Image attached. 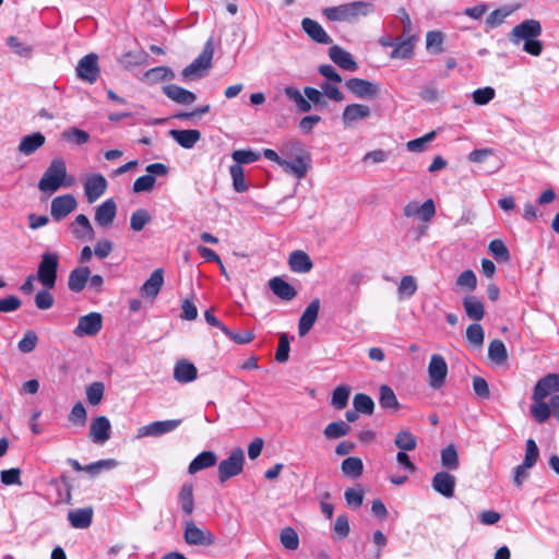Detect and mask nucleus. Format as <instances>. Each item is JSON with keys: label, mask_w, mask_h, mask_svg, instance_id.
<instances>
[{"label": "nucleus", "mask_w": 559, "mask_h": 559, "mask_svg": "<svg viewBox=\"0 0 559 559\" xmlns=\"http://www.w3.org/2000/svg\"><path fill=\"white\" fill-rule=\"evenodd\" d=\"M348 432V426L344 421H333L329 424L323 433L326 439H338L346 436Z\"/></svg>", "instance_id": "nucleus-54"}, {"label": "nucleus", "mask_w": 559, "mask_h": 559, "mask_svg": "<svg viewBox=\"0 0 559 559\" xmlns=\"http://www.w3.org/2000/svg\"><path fill=\"white\" fill-rule=\"evenodd\" d=\"M379 404L384 409L396 412L400 407L394 391L386 384H382L379 389Z\"/></svg>", "instance_id": "nucleus-36"}, {"label": "nucleus", "mask_w": 559, "mask_h": 559, "mask_svg": "<svg viewBox=\"0 0 559 559\" xmlns=\"http://www.w3.org/2000/svg\"><path fill=\"white\" fill-rule=\"evenodd\" d=\"M107 180L102 174H90L85 177L83 187L88 203L98 200L107 189Z\"/></svg>", "instance_id": "nucleus-9"}, {"label": "nucleus", "mask_w": 559, "mask_h": 559, "mask_svg": "<svg viewBox=\"0 0 559 559\" xmlns=\"http://www.w3.org/2000/svg\"><path fill=\"white\" fill-rule=\"evenodd\" d=\"M117 214V204L112 199H108L98 205L95 210V222L100 227L111 226Z\"/></svg>", "instance_id": "nucleus-18"}, {"label": "nucleus", "mask_w": 559, "mask_h": 559, "mask_svg": "<svg viewBox=\"0 0 559 559\" xmlns=\"http://www.w3.org/2000/svg\"><path fill=\"white\" fill-rule=\"evenodd\" d=\"M50 289L44 288L39 290L35 296V305L40 310H48L55 304V298L49 292Z\"/></svg>", "instance_id": "nucleus-62"}, {"label": "nucleus", "mask_w": 559, "mask_h": 559, "mask_svg": "<svg viewBox=\"0 0 559 559\" xmlns=\"http://www.w3.org/2000/svg\"><path fill=\"white\" fill-rule=\"evenodd\" d=\"M488 249L497 261L508 262L510 260L509 249L501 239L490 241Z\"/></svg>", "instance_id": "nucleus-47"}, {"label": "nucleus", "mask_w": 559, "mask_h": 559, "mask_svg": "<svg viewBox=\"0 0 559 559\" xmlns=\"http://www.w3.org/2000/svg\"><path fill=\"white\" fill-rule=\"evenodd\" d=\"M269 286L274 295L286 301L293 300L297 295V290L278 276L270 280Z\"/></svg>", "instance_id": "nucleus-29"}, {"label": "nucleus", "mask_w": 559, "mask_h": 559, "mask_svg": "<svg viewBox=\"0 0 559 559\" xmlns=\"http://www.w3.org/2000/svg\"><path fill=\"white\" fill-rule=\"evenodd\" d=\"M285 95L292 102H294L301 112H308L312 106L323 107L325 105L323 91H319L314 87H305L301 93L298 88L288 86L285 88Z\"/></svg>", "instance_id": "nucleus-2"}, {"label": "nucleus", "mask_w": 559, "mask_h": 559, "mask_svg": "<svg viewBox=\"0 0 559 559\" xmlns=\"http://www.w3.org/2000/svg\"><path fill=\"white\" fill-rule=\"evenodd\" d=\"M164 93L174 102L179 104H192L195 100V95L178 85H166L163 87Z\"/></svg>", "instance_id": "nucleus-34"}, {"label": "nucleus", "mask_w": 559, "mask_h": 559, "mask_svg": "<svg viewBox=\"0 0 559 559\" xmlns=\"http://www.w3.org/2000/svg\"><path fill=\"white\" fill-rule=\"evenodd\" d=\"M68 419L74 426H78V427L85 426L86 419H87V413H86L84 405L81 402H78L76 404H74V406L72 407V409L69 414Z\"/></svg>", "instance_id": "nucleus-52"}, {"label": "nucleus", "mask_w": 559, "mask_h": 559, "mask_svg": "<svg viewBox=\"0 0 559 559\" xmlns=\"http://www.w3.org/2000/svg\"><path fill=\"white\" fill-rule=\"evenodd\" d=\"M488 356L493 362L498 365L503 364L508 358L507 348L503 342L500 340L491 341L488 347Z\"/></svg>", "instance_id": "nucleus-39"}, {"label": "nucleus", "mask_w": 559, "mask_h": 559, "mask_svg": "<svg viewBox=\"0 0 559 559\" xmlns=\"http://www.w3.org/2000/svg\"><path fill=\"white\" fill-rule=\"evenodd\" d=\"M231 157L236 164L240 165L258 160L260 158V154L251 150H237L233 152Z\"/></svg>", "instance_id": "nucleus-64"}, {"label": "nucleus", "mask_w": 559, "mask_h": 559, "mask_svg": "<svg viewBox=\"0 0 559 559\" xmlns=\"http://www.w3.org/2000/svg\"><path fill=\"white\" fill-rule=\"evenodd\" d=\"M104 392L105 385L103 382H93L86 388L87 402L93 406L98 405L104 397Z\"/></svg>", "instance_id": "nucleus-50"}, {"label": "nucleus", "mask_w": 559, "mask_h": 559, "mask_svg": "<svg viewBox=\"0 0 559 559\" xmlns=\"http://www.w3.org/2000/svg\"><path fill=\"white\" fill-rule=\"evenodd\" d=\"M103 328V317L98 312H91L79 319L73 333L78 337L95 336Z\"/></svg>", "instance_id": "nucleus-7"}, {"label": "nucleus", "mask_w": 559, "mask_h": 559, "mask_svg": "<svg viewBox=\"0 0 559 559\" xmlns=\"http://www.w3.org/2000/svg\"><path fill=\"white\" fill-rule=\"evenodd\" d=\"M61 138L76 145H83L88 142L90 135L86 131L79 128H69L61 133Z\"/></svg>", "instance_id": "nucleus-44"}, {"label": "nucleus", "mask_w": 559, "mask_h": 559, "mask_svg": "<svg viewBox=\"0 0 559 559\" xmlns=\"http://www.w3.org/2000/svg\"><path fill=\"white\" fill-rule=\"evenodd\" d=\"M349 389L345 385L337 386L332 394L331 404L336 409H343L347 405Z\"/></svg>", "instance_id": "nucleus-57"}, {"label": "nucleus", "mask_w": 559, "mask_h": 559, "mask_svg": "<svg viewBox=\"0 0 559 559\" xmlns=\"http://www.w3.org/2000/svg\"><path fill=\"white\" fill-rule=\"evenodd\" d=\"M179 502L185 513L191 514L194 509L193 485L183 484L179 492Z\"/></svg>", "instance_id": "nucleus-40"}, {"label": "nucleus", "mask_w": 559, "mask_h": 559, "mask_svg": "<svg viewBox=\"0 0 559 559\" xmlns=\"http://www.w3.org/2000/svg\"><path fill=\"white\" fill-rule=\"evenodd\" d=\"M68 519L71 525L75 528H87L93 519V509L92 508H83L72 510L68 514Z\"/></svg>", "instance_id": "nucleus-32"}, {"label": "nucleus", "mask_w": 559, "mask_h": 559, "mask_svg": "<svg viewBox=\"0 0 559 559\" xmlns=\"http://www.w3.org/2000/svg\"><path fill=\"white\" fill-rule=\"evenodd\" d=\"M78 202L72 194L56 197L51 201L50 213L55 221H60L76 209Z\"/></svg>", "instance_id": "nucleus-12"}, {"label": "nucleus", "mask_w": 559, "mask_h": 559, "mask_svg": "<svg viewBox=\"0 0 559 559\" xmlns=\"http://www.w3.org/2000/svg\"><path fill=\"white\" fill-rule=\"evenodd\" d=\"M183 538L188 545L211 546L215 543V537L209 530L199 528L192 521L185 523Z\"/></svg>", "instance_id": "nucleus-8"}, {"label": "nucleus", "mask_w": 559, "mask_h": 559, "mask_svg": "<svg viewBox=\"0 0 559 559\" xmlns=\"http://www.w3.org/2000/svg\"><path fill=\"white\" fill-rule=\"evenodd\" d=\"M216 462L217 456L214 452L204 451L191 461V463L188 466V472L190 474H195L201 469L214 466Z\"/></svg>", "instance_id": "nucleus-33"}, {"label": "nucleus", "mask_w": 559, "mask_h": 559, "mask_svg": "<svg viewBox=\"0 0 559 559\" xmlns=\"http://www.w3.org/2000/svg\"><path fill=\"white\" fill-rule=\"evenodd\" d=\"M66 178V162L61 157L53 158L38 181V189L45 193H53L62 187Z\"/></svg>", "instance_id": "nucleus-3"}, {"label": "nucleus", "mask_w": 559, "mask_h": 559, "mask_svg": "<svg viewBox=\"0 0 559 559\" xmlns=\"http://www.w3.org/2000/svg\"><path fill=\"white\" fill-rule=\"evenodd\" d=\"M214 55V39L210 37L200 56L186 70H206L212 66Z\"/></svg>", "instance_id": "nucleus-28"}, {"label": "nucleus", "mask_w": 559, "mask_h": 559, "mask_svg": "<svg viewBox=\"0 0 559 559\" xmlns=\"http://www.w3.org/2000/svg\"><path fill=\"white\" fill-rule=\"evenodd\" d=\"M164 284V271L156 269L141 287V295L154 299Z\"/></svg>", "instance_id": "nucleus-22"}, {"label": "nucleus", "mask_w": 559, "mask_h": 559, "mask_svg": "<svg viewBox=\"0 0 559 559\" xmlns=\"http://www.w3.org/2000/svg\"><path fill=\"white\" fill-rule=\"evenodd\" d=\"M245 454L241 448H236L230 455L221 461L217 473L221 484H224L231 477L239 475L243 469Z\"/></svg>", "instance_id": "nucleus-5"}, {"label": "nucleus", "mask_w": 559, "mask_h": 559, "mask_svg": "<svg viewBox=\"0 0 559 559\" xmlns=\"http://www.w3.org/2000/svg\"><path fill=\"white\" fill-rule=\"evenodd\" d=\"M320 310V300L318 298L313 299L302 312L299 323H298V334L299 336H305L312 329L313 324L318 319Z\"/></svg>", "instance_id": "nucleus-16"}, {"label": "nucleus", "mask_w": 559, "mask_h": 559, "mask_svg": "<svg viewBox=\"0 0 559 559\" xmlns=\"http://www.w3.org/2000/svg\"><path fill=\"white\" fill-rule=\"evenodd\" d=\"M1 483L5 486L22 485L21 469L17 467L4 469L0 473Z\"/></svg>", "instance_id": "nucleus-63"}, {"label": "nucleus", "mask_w": 559, "mask_h": 559, "mask_svg": "<svg viewBox=\"0 0 559 559\" xmlns=\"http://www.w3.org/2000/svg\"><path fill=\"white\" fill-rule=\"evenodd\" d=\"M539 457V450L536 442L533 439L526 441L525 457L522 464L524 466L533 467Z\"/></svg>", "instance_id": "nucleus-60"}, {"label": "nucleus", "mask_w": 559, "mask_h": 559, "mask_svg": "<svg viewBox=\"0 0 559 559\" xmlns=\"http://www.w3.org/2000/svg\"><path fill=\"white\" fill-rule=\"evenodd\" d=\"M441 464L444 468L455 471L459 467V455L453 444L448 445L441 451Z\"/></svg>", "instance_id": "nucleus-43"}, {"label": "nucleus", "mask_w": 559, "mask_h": 559, "mask_svg": "<svg viewBox=\"0 0 559 559\" xmlns=\"http://www.w3.org/2000/svg\"><path fill=\"white\" fill-rule=\"evenodd\" d=\"M46 138L40 132H34L21 139L19 152L23 155H32L45 144Z\"/></svg>", "instance_id": "nucleus-25"}, {"label": "nucleus", "mask_w": 559, "mask_h": 559, "mask_svg": "<svg viewBox=\"0 0 559 559\" xmlns=\"http://www.w3.org/2000/svg\"><path fill=\"white\" fill-rule=\"evenodd\" d=\"M448 376V365L445 359L439 355L433 354L428 365V383L438 390L443 386Z\"/></svg>", "instance_id": "nucleus-6"}, {"label": "nucleus", "mask_w": 559, "mask_h": 559, "mask_svg": "<svg viewBox=\"0 0 559 559\" xmlns=\"http://www.w3.org/2000/svg\"><path fill=\"white\" fill-rule=\"evenodd\" d=\"M559 392V374L548 373L540 378L534 386L533 400H545L550 394Z\"/></svg>", "instance_id": "nucleus-11"}, {"label": "nucleus", "mask_w": 559, "mask_h": 559, "mask_svg": "<svg viewBox=\"0 0 559 559\" xmlns=\"http://www.w3.org/2000/svg\"><path fill=\"white\" fill-rule=\"evenodd\" d=\"M417 290V283L414 276L405 275L402 277L397 294L400 299L412 297Z\"/></svg>", "instance_id": "nucleus-46"}, {"label": "nucleus", "mask_w": 559, "mask_h": 559, "mask_svg": "<svg viewBox=\"0 0 559 559\" xmlns=\"http://www.w3.org/2000/svg\"><path fill=\"white\" fill-rule=\"evenodd\" d=\"M170 136L182 147L192 148L195 143L201 139L199 130H170Z\"/></svg>", "instance_id": "nucleus-30"}, {"label": "nucleus", "mask_w": 559, "mask_h": 559, "mask_svg": "<svg viewBox=\"0 0 559 559\" xmlns=\"http://www.w3.org/2000/svg\"><path fill=\"white\" fill-rule=\"evenodd\" d=\"M7 44L14 53L20 56H28L32 51L31 45L17 36H10Z\"/></svg>", "instance_id": "nucleus-56"}, {"label": "nucleus", "mask_w": 559, "mask_h": 559, "mask_svg": "<svg viewBox=\"0 0 559 559\" xmlns=\"http://www.w3.org/2000/svg\"><path fill=\"white\" fill-rule=\"evenodd\" d=\"M353 406L356 413L370 416L374 411L373 400L364 393H357L353 399Z\"/></svg>", "instance_id": "nucleus-38"}, {"label": "nucleus", "mask_w": 559, "mask_h": 559, "mask_svg": "<svg viewBox=\"0 0 559 559\" xmlns=\"http://www.w3.org/2000/svg\"><path fill=\"white\" fill-rule=\"evenodd\" d=\"M443 35L438 31H430L426 35V48L431 52H440L442 50Z\"/></svg>", "instance_id": "nucleus-59"}, {"label": "nucleus", "mask_w": 559, "mask_h": 559, "mask_svg": "<svg viewBox=\"0 0 559 559\" xmlns=\"http://www.w3.org/2000/svg\"><path fill=\"white\" fill-rule=\"evenodd\" d=\"M436 138V131H431L421 138L411 140L406 143L408 152L421 153L426 151L428 144Z\"/></svg>", "instance_id": "nucleus-48"}, {"label": "nucleus", "mask_w": 559, "mask_h": 559, "mask_svg": "<svg viewBox=\"0 0 559 559\" xmlns=\"http://www.w3.org/2000/svg\"><path fill=\"white\" fill-rule=\"evenodd\" d=\"M197 377H198V369L192 362H190L186 359H181V360H178L177 364L175 365L174 378L179 383L192 382L197 379Z\"/></svg>", "instance_id": "nucleus-23"}, {"label": "nucleus", "mask_w": 559, "mask_h": 559, "mask_svg": "<svg viewBox=\"0 0 559 559\" xmlns=\"http://www.w3.org/2000/svg\"><path fill=\"white\" fill-rule=\"evenodd\" d=\"M182 423V419H169V420H163V421H154L150 425L143 426L138 430V437H145V436H162L165 433H168L170 431H174L176 428H178Z\"/></svg>", "instance_id": "nucleus-15"}, {"label": "nucleus", "mask_w": 559, "mask_h": 559, "mask_svg": "<svg viewBox=\"0 0 559 559\" xmlns=\"http://www.w3.org/2000/svg\"><path fill=\"white\" fill-rule=\"evenodd\" d=\"M281 543L288 550H296L299 546V537L292 527H285L281 532Z\"/></svg>", "instance_id": "nucleus-53"}, {"label": "nucleus", "mask_w": 559, "mask_h": 559, "mask_svg": "<svg viewBox=\"0 0 559 559\" xmlns=\"http://www.w3.org/2000/svg\"><path fill=\"white\" fill-rule=\"evenodd\" d=\"M378 92L376 84L361 79H352V95L362 99H374Z\"/></svg>", "instance_id": "nucleus-24"}, {"label": "nucleus", "mask_w": 559, "mask_h": 559, "mask_svg": "<svg viewBox=\"0 0 559 559\" xmlns=\"http://www.w3.org/2000/svg\"><path fill=\"white\" fill-rule=\"evenodd\" d=\"M59 255L56 252H44L38 264L36 278L47 289H53L57 282Z\"/></svg>", "instance_id": "nucleus-4"}, {"label": "nucleus", "mask_w": 559, "mask_h": 559, "mask_svg": "<svg viewBox=\"0 0 559 559\" xmlns=\"http://www.w3.org/2000/svg\"><path fill=\"white\" fill-rule=\"evenodd\" d=\"M301 28L307 34V36L317 44L330 45L332 43L331 36L316 20L310 17L302 19Z\"/></svg>", "instance_id": "nucleus-14"}, {"label": "nucleus", "mask_w": 559, "mask_h": 559, "mask_svg": "<svg viewBox=\"0 0 559 559\" xmlns=\"http://www.w3.org/2000/svg\"><path fill=\"white\" fill-rule=\"evenodd\" d=\"M534 404L531 407V414L538 424L545 423L550 416L551 411L549 404L545 400H533Z\"/></svg>", "instance_id": "nucleus-42"}, {"label": "nucleus", "mask_w": 559, "mask_h": 559, "mask_svg": "<svg viewBox=\"0 0 559 559\" xmlns=\"http://www.w3.org/2000/svg\"><path fill=\"white\" fill-rule=\"evenodd\" d=\"M415 37L406 35L399 37L396 44L389 53L391 59H411L414 56Z\"/></svg>", "instance_id": "nucleus-20"}, {"label": "nucleus", "mask_w": 559, "mask_h": 559, "mask_svg": "<svg viewBox=\"0 0 559 559\" xmlns=\"http://www.w3.org/2000/svg\"><path fill=\"white\" fill-rule=\"evenodd\" d=\"M322 15L332 23L345 22L349 19V5L341 4L336 7H329L322 10Z\"/></svg>", "instance_id": "nucleus-37"}, {"label": "nucleus", "mask_w": 559, "mask_h": 559, "mask_svg": "<svg viewBox=\"0 0 559 559\" xmlns=\"http://www.w3.org/2000/svg\"><path fill=\"white\" fill-rule=\"evenodd\" d=\"M326 75V81L321 84V88L324 94V98L328 97L333 100H341L344 95L340 91L337 84L341 82V78L337 72H322Z\"/></svg>", "instance_id": "nucleus-27"}, {"label": "nucleus", "mask_w": 559, "mask_h": 559, "mask_svg": "<svg viewBox=\"0 0 559 559\" xmlns=\"http://www.w3.org/2000/svg\"><path fill=\"white\" fill-rule=\"evenodd\" d=\"M331 60L344 70L349 69V53L338 46H332L329 50Z\"/></svg>", "instance_id": "nucleus-51"}, {"label": "nucleus", "mask_w": 559, "mask_h": 559, "mask_svg": "<svg viewBox=\"0 0 559 559\" xmlns=\"http://www.w3.org/2000/svg\"><path fill=\"white\" fill-rule=\"evenodd\" d=\"M455 484V477L448 472H438L431 481L433 490L445 498H452L454 496Z\"/></svg>", "instance_id": "nucleus-17"}, {"label": "nucleus", "mask_w": 559, "mask_h": 559, "mask_svg": "<svg viewBox=\"0 0 559 559\" xmlns=\"http://www.w3.org/2000/svg\"><path fill=\"white\" fill-rule=\"evenodd\" d=\"M152 221V216L144 209L134 211L130 218V227L133 231H141L146 224Z\"/></svg>", "instance_id": "nucleus-45"}, {"label": "nucleus", "mask_w": 559, "mask_h": 559, "mask_svg": "<svg viewBox=\"0 0 559 559\" xmlns=\"http://www.w3.org/2000/svg\"><path fill=\"white\" fill-rule=\"evenodd\" d=\"M230 176L233 178V187L237 192H245L248 190V186L245 181L243 168L234 164L229 168Z\"/></svg>", "instance_id": "nucleus-49"}, {"label": "nucleus", "mask_w": 559, "mask_h": 559, "mask_svg": "<svg viewBox=\"0 0 559 559\" xmlns=\"http://www.w3.org/2000/svg\"><path fill=\"white\" fill-rule=\"evenodd\" d=\"M484 337L485 334L480 324L474 323L466 329V338L471 344L479 347L484 344Z\"/></svg>", "instance_id": "nucleus-58"}, {"label": "nucleus", "mask_w": 559, "mask_h": 559, "mask_svg": "<svg viewBox=\"0 0 559 559\" xmlns=\"http://www.w3.org/2000/svg\"><path fill=\"white\" fill-rule=\"evenodd\" d=\"M542 34V25L537 20H525L518 24L510 34V40L519 45L523 41V50L532 56H539L543 44L538 40Z\"/></svg>", "instance_id": "nucleus-1"}, {"label": "nucleus", "mask_w": 559, "mask_h": 559, "mask_svg": "<svg viewBox=\"0 0 559 559\" xmlns=\"http://www.w3.org/2000/svg\"><path fill=\"white\" fill-rule=\"evenodd\" d=\"M403 214L406 217L417 216L423 222H429L436 214L435 202L431 199L426 200L423 204L412 201L404 206Z\"/></svg>", "instance_id": "nucleus-10"}, {"label": "nucleus", "mask_w": 559, "mask_h": 559, "mask_svg": "<svg viewBox=\"0 0 559 559\" xmlns=\"http://www.w3.org/2000/svg\"><path fill=\"white\" fill-rule=\"evenodd\" d=\"M70 230L76 239L92 240L95 237L94 228L84 214H79L70 225Z\"/></svg>", "instance_id": "nucleus-21"}, {"label": "nucleus", "mask_w": 559, "mask_h": 559, "mask_svg": "<svg viewBox=\"0 0 559 559\" xmlns=\"http://www.w3.org/2000/svg\"><path fill=\"white\" fill-rule=\"evenodd\" d=\"M463 307L466 316L474 321H480L485 316L484 305L475 296L465 297L463 299Z\"/></svg>", "instance_id": "nucleus-35"}, {"label": "nucleus", "mask_w": 559, "mask_h": 559, "mask_svg": "<svg viewBox=\"0 0 559 559\" xmlns=\"http://www.w3.org/2000/svg\"><path fill=\"white\" fill-rule=\"evenodd\" d=\"M310 164L308 154L296 156L294 159H283L281 167L288 174L294 175L296 178L301 179L306 176Z\"/></svg>", "instance_id": "nucleus-19"}, {"label": "nucleus", "mask_w": 559, "mask_h": 559, "mask_svg": "<svg viewBox=\"0 0 559 559\" xmlns=\"http://www.w3.org/2000/svg\"><path fill=\"white\" fill-rule=\"evenodd\" d=\"M288 264L290 270L297 273H307L313 266L310 257L301 250H296L290 253Z\"/></svg>", "instance_id": "nucleus-31"}, {"label": "nucleus", "mask_w": 559, "mask_h": 559, "mask_svg": "<svg viewBox=\"0 0 559 559\" xmlns=\"http://www.w3.org/2000/svg\"><path fill=\"white\" fill-rule=\"evenodd\" d=\"M38 343L37 334L28 330L24 333L23 338L17 343V348L23 354L32 353Z\"/></svg>", "instance_id": "nucleus-55"}, {"label": "nucleus", "mask_w": 559, "mask_h": 559, "mask_svg": "<svg viewBox=\"0 0 559 559\" xmlns=\"http://www.w3.org/2000/svg\"><path fill=\"white\" fill-rule=\"evenodd\" d=\"M495 90L490 86H486L475 90L472 94V97L476 105H486L495 98Z\"/></svg>", "instance_id": "nucleus-61"}, {"label": "nucleus", "mask_w": 559, "mask_h": 559, "mask_svg": "<svg viewBox=\"0 0 559 559\" xmlns=\"http://www.w3.org/2000/svg\"><path fill=\"white\" fill-rule=\"evenodd\" d=\"M394 444L401 451H412L417 447V439L411 431L401 430L395 437Z\"/></svg>", "instance_id": "nucleus-41"}, {"label": "nucleus", "mask_w": 559, "mask_h": 559, "mask_svg": "<svg viewBox=\"0 0 559 559\" xmlns=\"http://www.w3.org/2000/svg\"><path fill=\"white\" fill-rule=\"evenodd\" d=\"M91 275V270L87 266H79L72 270L69 274L68 287L71 292L80 293L84 289Z\"/></svg>", "instance_id": "nucleus-26"}, {"label": "nucleus", "mask_w": 559, "mask_h": 559, "mask_svg": "<svg viewBox=\"0 0 559 559\" xmlns=\"http://www.w3.org/2000/svg\"><path fill=\"white\" fill-rule=\"evenodd\" d=\"M111 425L106 416L95 417L90 427V438L94 443L104 444L110 439Z\"/></svg>", "instance_id": "nucleus-13"}]
</instances>
